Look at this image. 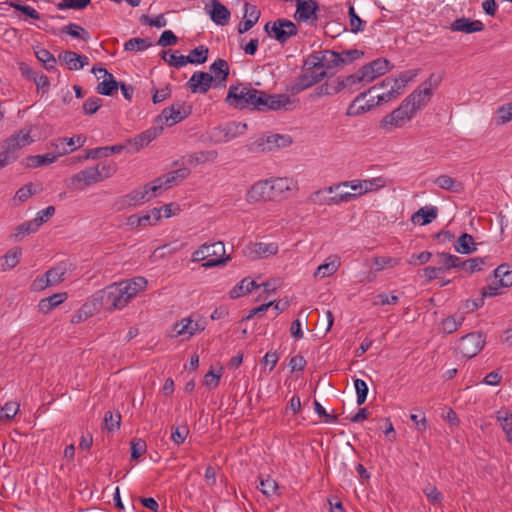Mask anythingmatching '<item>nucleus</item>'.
Returning a JSON list of instances; mask_svg holds the SVG:
<instances>
[{"instance_id": "obj_11", "label": "nucleus", "mask_w": 512, "mask_h": 512, "mask_svg": "<svg viewBox=\"0 0 512 512\" xmlns=\"http://www.w3.org/2000/svg\"><path fill=\"white\" fill-rule=\"evenodd\" d=\"M292 139L289 135L268 134L259 137L253 144L256 152H270L290 146Z\"/></svg>"}, {"instance_id": "obj_6", "label": "nucleus", "mask_w": 512, "mask_h": 512, "mask_svg": "<svg viewBox=\"0 0 512 512\" xmlns=\"http://www.w3.org/2000/svg\"><path fill=\"white\" fill-rule=\"evenodd\" d=\"M414 115L408 104L402 101L398 108L387 114L380 121V128L385 132H392L394 129L402 128Z\"/></svg>"}, {"instance_id": "obj_8", "label": "nucleus", "mask_w": 512, "mask_h": 512, "mask_svg": "<svg viewBox=\"0 0 512 512\" xmlns=\"http://www.w3.org/2000/svg\"><path fill=\"white\" fill-rule=\"evenodd\" d=\"M246 130V123L229 122L222 126L214 127L210 131L209 138L214 144H223L243 135Z\"/></svg>"}, {"instance_id": "obj_35", "label": "nucleus", "mask_w": 512, "mask_h": 512, "mask_svg": "<svg viewBox=\"0 0 512 512\" xmlns=\"http://www.w3.org/2000/svg\"><path fill=\"white\" fill-rule=\"evenodd\" d=\"M60 157V154H54V153H46L43 155H33L28 156L26 158V166L27 167H41L45 165H49L54 163L58 158Z\"/></svg>"}, {"instance_id": "obj_61", "label": "nucleus", "mask_w": 512, "mask_h": 512, "mask_svg": "<svg viewBox=\"0 0 512 512\" xmlns=\"http://www.w3.org/2000/svg\"><path fill=\"white\" fill-rule=\"evenodd\" d=\"M496 123L503 125L512 120V102L500 106L496 111Z\"/></svg>"}, {"instance_id": "obj_59", "label": "nucleus", "mask_w": 512, "mask_h": 512, "mask_svg": "<svg viewBox=\"0 0 512 512\" xmlns=\"http://www.w3.org/2000/svg\"><path fill=\"white\" fill-rule=\"evenodd\" d=\"M59 60L69 70H77V63L79 61V54L73 51H64L59 54Z\"/></svg>"}, {"instance_id": "obj_43", "label": "nucleus", "mask_w": 512, "mask_h": 512, "mask_svg": "<svg viewBox=\"0 0 512 512\" xmlns=\"http://www.w3.org/2000/svg\"><path fill=\"white\" fill-rule=\"evenodd\" d=\"M464 264L462 269L466 270L468 273H474L476 271L483 270L484 266H492L490 263V257H475L470 258L468 260H463Z\"/></svg>"}, {"instance_id": "obj_39", "label": "nucleus", "mask_w": 512, "mask_h": 512, "mask_svg": "<svg viewBox=\"0 0 512 512\" xmlns=\"http://www.w3.org/2000/svg\"><path fill=\"white\" fill-rule=\"evenodd\" d=\"M210 72L213 76V81H225L229 75V65L226 60L218 58L211 64Z\"/></svg>"}, {"instance_id": "obj_23", "label": "nucleus", "mask_w": 512, "mask_h": 512, "mask_svg": "<svg viewBox=\"0 0 512 512\" xmlns=\"http://www.w3.org/2000/svg\"><path fill=\"white\" fill-rule=\"evenodd\" d=\"M318 8V3L315 0H296L295 18L303 22L317 20Z\"/></svg>"}, {"instance_id": "obj_62", "label": "nucleus", "mask_w": 512, "mask_h": 512, "mask_svg": "<svg viewBox=\"0 0 512 512\" xmlns=\"http://www.w3.org/2000/svg\"><path fill=\"white\" fill-rule=\"evenodd\" d=\"M363 193L376 191L386 185V181L382 177H375L372 179L362 180Z\"/></svg>"}, {"instance_id": "obj_46", "label": "nucleus", "mask_w": 512, "mask_h": 512, "mask_svg": "<svg viewBox=\"0 0 512 512\" xmlns=\"http://www.w3.org/2000/svg\"><path fill=\"white\" fill-rule=\"evenodd\" d=\"M178 51L171 52L170 51H162L161 57L167 62L170 66L175 68H181L188 64V61H191L188 57L184 55H177Z\"/></svg>"}, {"instance_id": "obj_13", "label": "nucleus", "mask_w": 512, "mask_h": 512, "mask_svg": "<svg viewBox=\"0 0 512 512\" xmlns=\"http://www.w3.org/2000/svg\"><path fill=\"white\" fill-rule=\"evenodd\" d=\"M326 77V72H316V71H305L300 74L293 82L290 83L287 90L292 94L296 95L305 89L313 86L314 84L320 82L322 79Z\"/></svg>"}, {"instance_id": "obj_22", "label": "nucleus", "mask_w": 512, "mask_h": 512, "mask_svg": "<svg viewBox=\"0 0 512 512\" xmlns=\"http://www.w3.org/2000/svg\"><path fill=\"white\" fill-rule=\"evenodd\" d=\"M213 76L210 73L197 71L192 74L186 86L192 93L205 94L212 86Z\"/></svg>"}, {"instance_id": "obj_54", "label": "nucleus", "mask_w": 512, "mask_h": 512, "mask_svg": "<svg viewBox=\"0 0 512 512\" xmlns=\"http://www.w3.org/2000/svg\"><path fill=\"white\" fill-rule=\"evenodd\" d=\"M463 321L464 317L462 315H451L442 321V329L445 333L451 334L461 326Z\"/></svg>"}, {"instance_id": "obj_63", "label": "nucleus", "mask_w": 512, "mask_h": 512, "mask_svg": "<svg viewBox=\"0 0 512 512\" xmlns=\"http://www.w3.org/2000/svg\"><path fill=\"white\" fill-rule=\"evenodd\" d=\"M354 387L357 394V404H364L368 395V386L366 382L362 379L357 378L354 380Z\"/></svg>"}, {"instance_id": "obj_21", "label": "nucleus", "mask_w": 512, "mask_h": 512, "mask_svg": "<svg viewBox=\"0 0 512 512\" xmlns=\"http://www.w3.org/2000/svg\"><path fill=\"white\" fill-rule=\"evenodd\" d=\"M102 181L98 167H89L74 174L71 178L72 185L82 190L83 188Z\"/></svg>"}, {"instance_id": "obj_26", "label": "nucleus", "mask_w": 512, "mask_h": 512, "mask_svg": "<svg viewBox=\"0 0 512 512\" xmlns=\"http://www.w3.org/2000/svg\"><path fill=\"white\" fill-rule=\"evenodd\" d=\"M211 9L208 10L211 20L220 26H224L230 19V11L219 0H211Z\"/></svg>"}, {"instance_id": "obj_38", "label": "nucleus", "mask_w": 512, "mask_h": 512, "mask_svg": "<svg viewBox=\"0 0 512 512\" xmlns=\"http://www.w3.org/2000/svg\"><path fill=\"white\" fill-rule=\"evenodd\" d=\"M454 249L461 254H471L476 251L473 236L468 233H463L454 244Z\"/></svg>"}, {"instance_id": "obj_45", "label": "nucleus", "mask_w": 512, "mask_h": 512, "mask_svg": "<svg viewBox=\"0 0 512 512\" xmlns=\"http://www.w3.org/2000/svg\"><path fill=\"white\" fill-rule=\"evenodd\" d=\"M434 183L441 189L452 191V192H460L463 189V185L456 180H454L451 176L448 175H440L435 180Z\"/></svg>"}, {"instance_id": "obj_47", "label": "nucleus", "mask_w": 512, "mask_h": 512, "mask_svg": "<svg viewBox=\"0 0 512 512\" xmlns=\"http://www.w3.org/2000/svg\"><path fill=\"white\" fill-rule=\"evenodd\" d=\"M119 82H117L112 74H108L102 82L97 85V92L101 95L111 96L117 91Z\"/></svg>"}, {"instance_id": "obj_9", "label": "nucleus", "mask_w": 512, "mask_h": 512, "mask_svg": "<svg viewBox=\"0 0 512 512\" xmlns=\"http://www.w3.org/2000/svg\"><path fill=\"white\" fill-rule=\"evenodd\" d=\"M264 30L269 37L274 38L281 44L286 43L289 38L295 36L298 32L297 26L292 21L285 18L267 22L264 26Z\"/></svg>"}, {"instance_id": "obj_42", "label": "nucleus", "mask_w": 512, "mask_h": 512, "mask_svg": "<svg viewBox=\"0 0 512 512\" xmlns=\"http://www.w3.org/2000/svg\"><path fill=\"white\" fill-rule=\"evenodd\" d=\"M437 256L439 258L438 263L441 265L440 267L443 268V271L450 270L452 268H462L463 267V264H464L463 260L456 255L442 252V253H439Z\"/></svg>"}, {"instance_id": "obj_28", "label": "nucleus", "mask_w": 512, "mask_h": 512, "mask_svg": "<svg viewBox=\"0 0 512 512\" xmlns=\"http://www.w3.org/2000/svg\"><path fill=\"white\" fill-rule=\"evenodd\" d=\"M337 190H339V186L335 185L317 190L309 196V201L317 205H335L333 196H330V194Z\"/></svg>"}, {"instance_id": "obj_27", "label": "nucleus", "mask_w": 512, "mask_h": 512, "mask_svg": "<svg viewBox=\"0 0 512 512\" xmlns=\"http://www.w3.org/2000/svg\"><path fill=\"white\" fill-rule=\"evenodd\" d=\"M438 209L435 206L421 207L411 217L414 224L427 225L437 218Z\"/></svg>"}, {"instance_id": "obj_37", "label": "nucleus", "mask_w": 512, "mask_h": 512, "mask_svg": "<svg viewBox=\"0 0 512 512\" xmlns=\"http://www.w3.org/2000/svg\"><path fill=\"white\" fill-rule=\"evenodd\" d=\"M39 228L37 223L32 220L25 221L20 225L16 226L14 232L11 234V238L15 241H21L25 236L35 233Z\"/></svg>"}, {"instance_id": "obj_58", "label": "nucleus", "mask_w": 512, "mask_h": 512, "mask_svg": "<svg viewBox=\"0 0 512 512\" xmlns=\"http://www.w3.org/2000/svg\"><path fill=\"white\" fill-rule=\"evenodd\" d=\"M322 65L323 63L320 51L313 52L312 54L308 55L304 60L303 70L312 72L315 71V69L322 68Z\"/></svg>"}, {"instance_id": "obj_51", "label": "nucleus", "mask_w": 512, "mask_h": 512, "mask_svg": "<svg viewBox=\"0 0 512 512\" xmlns=\"http://www.w3.org/2000/svg\"><path fill=\"white\" fill-rule=\"evenodd\" d=\"M258 488L267 497L278 495V483L269 476L266 478L260 477V484Z\"/></svg>"}, {"instance_id": "obj_10", "label": "nucleus", "mask_w": 512, "mask_h": 512, "mask_svg": "<svg viewBox=\"0 0 512 512\" xmlns=\"http://www.w3.org/2000/svg\"><path fill=\"white\" fill-rule=\"evenodd\" d=\"M152 186L153 182H150L143 187L134 189L130 193L118 198L114 203V207L117 210H122L149 201L152 197L156 196L150 189Z\"/></svg>"}, {"instance_id": "obj_1", "label": "nucleus", "mask_w": 512, "mask_h": 512, "mask_svg": "<svg viewBox=\"0 0 512 512\" xmlns=\"http://www.w3.org/2000/svg\"><path fill=\"white\" fill-rule=\"evenodd\" d=\"M418 71L407 70L401 72L397 78L387 77L380 84L358 94L349 105L346 114L348 116L360 115L397 98L405 86L418 75Z\"/></svg>"}, {"instance_id": "obj_60", "label": "nucleus", "mask_w": 512, "mask_h": 512, "mask_svg": "<svg viewBox=\"0 0 512 512\" xmlns=\"http://www.w3.org/2000/svg\"><path fill=\"white\" fill-rule=\"evenodd\" d=\"M90 2L91 0H61L56 4V6L59 10H82L85 9L90 4Z\"/></svg>"}, {"instance_id": "obj_17", "label": "nucleus", "mask_w": 512, "mask_h": 512, "mask_svg": "<svg viewBox=\"0 0 512 512\" xmlns=\"http://www.w3.org/2000/svg\"><path fill=\"white\" fill-rule=\"evenodd\" d=\"M246 200L248 203L275 200L270 180H261L256 182L247 191Z\"/></svg>"}, {"instance_id": "obj_33", "label": "nucleus", "mask_w": 512, "mask_h": 512, "mask_svg": "<svg viewBox=\"0 0 512 512\" xmlns=\"http://www.w3.org/2000/svg\"><path fill=\"white\" fill-rule=\"evenodd\" d=\"M322 59V68L333 69L343 66V54L332 50L320 51Z\"/></svg>"}, {"instance_id": "obj_19", "label": "nucleus", "mask_w": 512, "mask_h": 512, "mask_svg": "<svg viewBox=\"0 0 512 512\" xmlns=\"http://www.w3.org/2000/svg\"><path fill=\"white\" fill-rule=\"evenodd\" d=\"M206 250L207 261L202 264L205 268H211L222 265L229 260V257L225 256V245L223 242L218 241L212 244H204Z\"/></svg>"}, {"instance_id": "obj_5", "label": "nucleus", "mask_w": 512, "mask_h": 512, "mask_svg": "<svg viewBox=\"0 0 512 512\" xmlns=\"http://www.w3.org/2000/svg\"><path fill=\"white\" fill-rule=\"evenodd\" d=\"M192 112V106L186 104L185 102H175L170 107H167L162 110V112L157 116L156 123L158 126H162L166 124L171 127L184 119H186Z\"/></svg>"}, {"instance_id": "obj_12", "label": "nucleus", "mask_w": 512, "mask_h": 512, "mask_svg": "<svg viewBox=\"0 0 512 512\" xmlns=\"http://www.w3.org/2000/svg\"><path fill=\"white\" fill-rule=\"evenodd\" d=\"M485 345V337L481 333H469L458 340L457 349L466 358L476 356Z\"/></svg>"}, {"instance_id": "obj_53", "label": "nucleus", "mask_w": 512, "mask_h": 512, "mask_svg": "<svg viewBox=\"0 0 512 512\" xmlns=\"http://www.w3.org/2000/svg\"><path fill=\"white\" fill-rule=\"evenodd\" d=\"M152 46L148 38H131L124 44L126 51H144Z\"/></svg>"}, {"instance_id": "obj_55", "label": "nucleus", "mask_w": 512, "mask_h": 512, "mask_svg": "<svg viewBox=\"0 0 512 512\" xmlns=\"http://www.w3.org/2000/svg\"><path fill=\"white\" fill-rule=\"evenodd\" d=\"M209 49L204 45H200L195 49L191 50L190 54L187 55L191 61H188L190 64H203L207 61Z\"/></svg>"}, {"instance_id": "obj_34", "label": "nucleus", "mask_w": 512, "mask_h": 512, "mask_svg": "<svg viewBox=\"0 0 512 512\" xmlns=\"http://www.w3.org/2000/svg\"><path fill=\"white\" fill-rule=\"evenodd\" d=\"M272 191L274 192V199L282 196L285 192L292 190L295 187V182L292 178L283 177L270 180Z\"/></svg>"}, {"instance_id": "obj_56", "label": "nucleus", "mask_w": 512, "mask_h": 512, "mask_svg": "<svg viewBox=\"0 0 512 512\" xmlns=\"http://www.w3.org/2000/svg\"><path fill=\"white\" fill-rule=\"evenodd\" d=\"M62 32L72 37L80 38L84 41H88L90 38L89 32L80 25L75 23H70L67 26L63 27Z\"/></svg>"}, {"instance_id": "obj_30", "label": "nucleus", "mask_w": 512, "mask_h": 512, "mask_svg": "<svg viewBox=\"0 0 512 512\" xmlns=\"http://www.w3.org/2000/svg\"><path fill=\"white\" fill-rule=\"evenodd\" d=\"M22 251L19 247L8 250L4 256L0 258V268L2 271H9L16 267L21 259Z\"/></svg>"}, {"instance_id": "obj_32", "label": "nucleus", "mask_w": 512, "mask_h": 512, "mask_svg": "<svg viewBox=\"0 0 512 512\" xmlns=\"http://www.w3.org/2000/svg\"><path fill=\"white\" fill-rule=\"evenodd\" d=\"M66 293H56L47 298H43L38 303L39 312L49 313L52 309L63 303L66 299Z\"/></svg>"}, {"instance_id": "obj_31", "label": "nucleus", "mask_w": 512, "mask_h": 512, "mask_svg": "<svg viewBox=\"0 0 512 512\" xmlns=\"http://www.w3.org/2000/svg\"><path fill=\"white\" fill-rule=\"evenodd\" d=\"M218 157L216 150L197 151L187 156V164L196 166L207 162H214Z\"/></svg>"}, {"instance_id": "obj_50", "label": "nucleus", "mask_w": 512, "mask_h": 512, "mask_svg": "<svg viewBox=\"0 0 512 512\" xmlns=\"http://www.w3.org/2000/svg\"><path fill=\"white\" fill-rule=\"evenodd\" d=\"M5 4L25 14L27 17L33 20H39L41 17L40 13L35 8L28 5H23L20 0L7 1Z\"/></svg>"}, {"instance_id": "obj_7", "label": "nucleus", "mask_w": 512, "mask_h": 512, "mask_svg": "<svg viewBox=\"0 0 512 512\" xmlns=\"http://www.w3.org/2000/svg\"><path fill=\"white\" fill-rule=\"evenodd\" d=\"M434 74L430 75L428 80L423 82L411 94H409L403 101L408 104V107L414 114L422 110L430 102L433 95L432 81Z\"/></svg>"}, {"instance_id": "obj_41", "label": "nucleus", "mask_w": 512, "mask_h": 512, "mask_svg": "<svg viewBox=\"0 0 512 512\" xmlns=\"http://www.w3.org/2000/svg\"><path fill=\"white\" fill-rule=\"evenodd\" d=\"M496 419L500 422L507 440L512 443V413L508 409H501L496 412Z\"/></svg>"}, {"instance_id": "obj_24", "label": "nucleus", "mask_w": 512, "mask_h": 512, "mask_svg": "<svg viewBox=\"0 0 512 512\" xmlns=\"http://www.w3.org/2000/svg\"><path fill=\"white\" fill-rule=\"evenodd\" d=\"M484 29H485V26L482 21L471 20L470 18H466V17L457 18L450 25L451 31L463 32L466 34L481 32Z\"/></svg>"}, {"instance_id": "obj_14", "label": "nucleus", "mask_w": 512, "mask_h": 512, "mask_svg": "<svg viewBox=\"0 0 512 512\" xmlns=\"http://www.w3.org/2000/svg\"><path fill=\"white\" fill-rule=\"evenodd\" d=\"M260 96L262 98V102L258 106L259 111H276L280 109L289 110L293 105V101L286 94L268 95L261 91Z\"/></svg>"}, {"instance_id": "obj_49", "label": "nucleus", "mask_w": 512, "mask_h": 512, "mask_svg": "<svg viewBox=\"0 0 512 512\" xmlns=\"http://www.w3.org/2000/svg\"><path fill=\"white\" fill-rule=\"evenodd\" d=\"M330 261L323 263L318 266L315 276L321 275L322 278L333 275L339 268V259L335 256L333 259L329 258Z\"/></svg>"}, {"instance_id": "obj_64", "label": "nucleus", "mask_w": 512, "mask_h": 512, "mask_svg": "<svg viewBox=\"0 0 512 512\" xmlns=\"http://www.w3.org/2000/svg\"><path fill=\"white\" fill-rule=\"evenodd\" d=\"M121 416L120 414H114L111 411H107L104 415V425L108 431H114L120 427Z\"/></svg>"}, {"instance_id": "obj_2", "label": "nucleus", "mask_w": 512, "mask_h": 512, "mask_svg": "<svg viewBox=\"0 0 512 512\" xmlns=\"http://www.w3.org/2000/svg\"><path fill=\"white\" fill-rule=\"evenodd\" d=\"M147 284V279L141 276L115 282L95 292L91 302L95 309L109 312L122 310L133 298L146 290Z\"/></svg>"}, {"instance_id": "obj_15", "label": "nucleus", "mask_w": 512, "mask_h": 512, "mask_svg": "<svg viewBox=\"0 0 512 512\" xmlns=\"http://www.w3.org/2000/svg\"><path fill=\"white\" fill-rule=\"evenodd\" d=\"M391 63L385 58H378L360 68L364 83H370L392 69Z\"/></svg>"}, {"instance_id": "obj_4", "label": "nucleus", "mask_w": 512, "mask_h": 512, "mask_svg": "<svg viewBox=\"0 0 512 512\" xmlns=\"http://www.w3.org/2000/svg\"><path fill=\"white\" fill-rule=\"evenodd\" d=\"M261 91L245 84L231 85L226 96V103L236 109H256L262 102Z\"/></svg>"}, {"instance_id": "obj_48", "label": "nucleus", "mask_w": 512, "mask_h": 512, "mask_svg": "<svg viewBox=\"0 0 512 512\" xmlns=\"http://www.w3.org/2000/svg\"><path fill=\"white\" fill-rule=\"evenodd\" d=\"M67 272V263L61 262L57 266L49 269L45 274L50 280L51 285L58 284L64 280Z\"/></svg>"}, {"instance_id": "obj_29", "label": "nucleus", "mask_w": 512, "mask_h": 512, "mask_svg": "<svg viewBox=\"0 0 512 512\" xmlns=\"http://www.w3.org/2000/svg\"><path fill=\"white\" fill-rule=\"evenodd\" d=\"M174 330L176 331L177 335L183 336L182 340H188L191 336L200 330V325L198 322L192 320L191 318H183L180 322L174 325Z\"/></svg>"}, {"instance_id": "obj_40", "label": "nucleus", "mask_w": 512, "mask_h": 512, "mask_svg": "<svg viewBox=\"0 0 512 512\" xmlns=\"http://www.w3.org/2000/svg\"><path fill=\"white\" fill-rule=\"evenodd\" d=\"M258 287L259 285L254 280L244 278L230 291V298L237 299L251 292L254 288Z\"/></svg>"}, {"instance_id": "obj_52", "label": "nucleus", "mask_w": 512, "mask_h": 512, "mask_svg": "<svg viewBox=\"0 0 512 512\" xmlns=\"http://www.w3.org/2000/svg\"><path fill=\"white\" fill-rule=\"evenodd\" d=\"M36 58L44 64V67L48 71L55 69L56 59L53 54L45 48H39L35 51Z\"/></svg>"}, {"instance_id": "obj_16", "label": "nucleus", "mask_w": 512, "mask_h": 512, "mask_svg": "<svg viewBox=\"0 0 512 512\" xmlns=\"http://www.w3.org/2000/svg\"><path fill=\"white\" fill-rule=\"evenodd\" d=\"M278 249V244L275 242H250L244 248V255L252 260L262 259L275 255Z\"/></svg>"}, {"instance_id": "obj_25", "label": "nucleus", "mask_w": 512, "mask_h": 512, "mask_svg": "<svg viewBox=\"0 0 512 512\" xmlns=\"http://www.w3.org/2000/svg\"><path fill=\"white\" fill-rule=\"evenodd\" d=\"M341 91L347 90L349 93H353L361 89L367 83H364V77L360 69L355 73L345 76L338 77Z\"/></svg>"}, {"instance_id": "obj_20", "label": "nucleus", "mask_w": 512, "mask_h": 512, "mask_svg": "<svg viewBox=\"0 0 512 512\" xmlns=\"http://www.w3.org/2000/svg\"><path fill=\"white\" fill-rule=\"evenodd\" d=\"M190 174L188 168H179L177 170L171 171L161 177L153 180V186L150 188L154 194H157L159 190L162 188H170L174 183L178 181H182Z\"/></svg>"}, {"instance_id": "obj_36", "label": "nucleus", "mask_w": 512, "mask_h": 512, "mask_svg": "<svg viewBox=\"0 0 512 512\" xmlns=\"http://www.w3.org/2000/svg\"><path fill=\"white\" fill-rule=\"evenodd\" d=\"M341 92L338 77L334 79H328L323 84L316 87L314 94L317 97L332 96Z\"/></svg>"}, {"instance_id": "obj_57", "label": "nucleus", "mask_w": 512, "mask_h": 512, "mask_svg": "<svg viewBox=\"0 0 512 512\" xmlns=\"http://www.w3.org/2000/svg\"><path fill=\"white\" fill-rule=\"evenodd\" d=\"M19 411V405L16 402H7L0 409V421L9 422Z\"/></svg>"}, {"instance_id": "obj_3", "label": "nucleus", "mask_w": 512, "mask_h": 512, "mask_svg": "<svg viewBox=\"0 0 512 512\" xmlns=\"http://www.w3.org/2000/svg\"><path fill=\"white\" fill-rule=\"evenodd\" d=\"M34 142L31 129L23 128L12 134L0 144V169L16 161L22 148Z\"/></svg>"}, {"instance_id": "obj_44", "label": "nucleus", "mask_w": 512, "mask_h": 512, "mask_svg": "<svg viewBox=\"0 0 512 512\" xmlns=\"http://www.w3.org/2000/svg\"><path fill=\"white\" fill-rule=\"evenodd\" d=\"M494 277L498 279L499 286L510 287L512 285V269L509 265L501 264L494 270Z\"/></svg>"}, {"instance_id": "obj_18", "label": "nucleus", "mask_w": 512, "mask_h": 512, "mask_svg": "<svg viewBox=\"0 0 512 512\" xmlns=\"http://www.w3.org/2000/svg\"><path fill=\"white\" fill-rule=\"evenodd\" d=\"M163 131L162 126H154L151 127L144 132L138 134L132 139L126 141L127 148L130 149L131 152H138L140 149L147 146L150 142L156 139Z\"/></svg>"}]
</instances>
